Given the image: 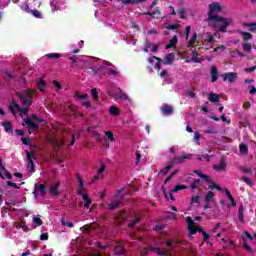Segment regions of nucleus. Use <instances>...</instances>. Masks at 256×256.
<instances>
[{"mask_svg":"<svg viewBox=\"0 0 256 256\" xmlns=\"http://www.w3.org/2000/svg\"><path fill=\"white\" fill-rule=\"evenodd\" d=\"M210 75L212 77V83H215V81H217V79H219V71L217 70V67L212 66L211 70H210Z\"/></svg>","mask_w":256,"mask_h":256,"instance_id":"nucleus-15","label":"nucleus"},{"mask_svg":"<svg viewBox=\"0 0 256 256\" xmlns=\"http://www.w3.org/2000/svg\"><path fill=\"white\" fill-rule=\"evenodd\" d=\"M18 111H20V113H23L26 117H27V115H29V109H27V108L20 107V109Z\"/></svg>","mask_w":256,"mask_h":256,"instance_id":"nucleus-61","label":"nucleus"},{"mask_svg":"<svg viewBox=\"0 0 256 256\" xmlns=\"http://www.w3.org/2000/svg\"><path fill=\"white\" fill-rule=\"evenodd\" d=\"M194 173L196 175H198V177H200L201 179H204V181H206V183H211V179H209V176L201 173V171L199 170H195Z\"/></svg>","mask_w":256,"mask_h":256,"instance_id":"nucleus-24","label":"nucleus"},{"mask_svg":"<svg viewBox=\"0 0 256 256\" xmlns=\"http://www.w3.org/2000/svg\"><path fill=\"white\" fill-rule=\"evenodd\" d=\"M30 13H32V15H34V17H37V19H39V17H41V12H39V10H30Z\"/></svg>","mask_w":256,"mask_h":256,"instance_id":"nucleus-52","label":"nucleus"},{"mask_svg":"<svg viewBox=\"0 0 256 256\" xmlns=\"http://www.w3.org/2000/svg\"><path fill=\"white\" fill-rule=\"evenodd\" d=\"M197 43V33H194L192 35V37L190 38V40L187 42V47L191 48L193 47V45H195Z\"/></svg>","mask_w":256,"mask_h":256,"instance_id":"nucleus-22","label":"nucleus"},{"mask_svg":"<svg viewBox=\"0 0 256 256\" xmlns=\"http://www.w3.org/2000/svg\"><path fill=\"white\" fill-rule=\"evenodd\" d=\"M46 59H60L61 54L59 53H49L45 55Z\"/></svg>","mask_w":256,"mask_h":256,"instance_id":"nucleus-30","label":"nucleus"},{"mask_svg":"<svg viewBox=\"0 0 256 256\" xmlns=\"http://www.w3.org/2000/svg\"><path fill=\"white\" fill-rule=\"evenodd\" d=\"M37 86H38V89L39 91H41V93H44L45 92V88L47 86V83L45 82V80H43V78H39L37 81Z\"/></svg>","mask_w":256,"mask_h":256,"instance_id":"nucleus-18","label":"nucleus"},{"mask_svg":"<svg viewBox=\"0 0 256 256\" xmlns=\"http://www.w3.org/2000/svg\"><path fill=\"white\" fill-rule=\"evenodd\" d=\"M186 223H188V231H189L190 239H193V236L191 235H195L197 233V230L195 229V226H193V219L191 218V216H188L186 218Z\"/></svg>","mask_w":256,"mask_h":256,"instance_id":"nucleus-8","label":"nucleus"},{"mask_svg":"<svg viewBox=\"0 0 256 256\" xmlns=\"http://www.w3.org/2000/svg\"><path fill=\"white\" fill-rule=\"evenodd\" d=\"M200 199H201V193H198L196 196H192L191 203H199Z\"/></svg>","mask_w":256,"mask_h":256,"instance_id":"nucleus-40","label":"nucleus"},{"mask_svg":"<svg viewBox=\"0 0 256 256\" xmlns=\"http://www.w3.org/2000/svg\"><path fill=\"white\" fill-rule=\"evenodd\" d=\"M1 171L4 172V175L7 179H13V175L7 169L4 168V170H0V173Z\"/></svg>","mask_w":256,"mask_h":256,"instance_id":"nucleus-47","label":"nucleus"},{"mask_svg":"<svg viewBox=\"0 0 256 256\" xmlns=\"http://www.w3.org/2000/svg\"><path fill=\"white\" fill-rule=\"evenodd\" d=\"M208 100L211 103H219V94L211 92L208 96Z\"/></svg>","mask_w":256,"mask_h":256,"instance_id":"nucleus-20","label":"nucleus"},{"mask_svg":"<svg viewBox=\"0 0 256 256\" xmlns=\"http://www.w3.org/2000/svg\"><path fill=\"white\" fill-rule=\"evenodd\" d=\"M125 253V248L123 246H116L114 248V255H123Z\"/></svg>","mask_w":256,"mask_h":256,"instance_id":"nucleus-29","label":"nucleus"},{"mask_svg":"<svg viewBox=\"0 0 256 256\" xmlns=\"http://www.w3.org/2000/svg\"><path fill=\"white\" fill-rule=\"evenodd\" d=\"M155 61H157L155 63ZM161 58L156 57V56H152L150 58H148V63H155L154 68L157 69L158 71L161 70Z\"/></svg>","mask_w":256,"mask_h":256,"instance_id":"nucleus-12","label":"nucleus"},{"mask_svg":"<svg viewBox=\"0 0 256 256\" xmlns=\"http://www.w3.org/2000/svg\"><path fill=\"white\" fill-rule=\"evenodd\" d=\"M207 21L209 27H213V29L215 30V35H217L219 31L221 33H226L227 27H229V25L233 23V20H231V18H224L221 16H214L212 18H208Z\"/></svg>","mask_w":256,"mask_h":256,"instance_id":"nucleus-1","label":"nucleus"},{"mask_svg":"<svg viewBox=\"0 0 256 256\" xmlns=\"http://www.w3.org/2000/svg\"><path fill=\"white\" fill-rule=\"evenodd\" d=\"M241 179L244 181V183H246V185H249L250 187H253V182H251V179H249L245 176H243Z\"/></svg>","mask_w":256,"mask_h":256,"instance_id":"nucleus-49","label":"nucleus"},{"mask_svg":"<svg viewBox=\"0 0 256 256\" xmlns=\"http://www.w3.org/2000/svg\"><path fill=\"white\" fill-rule=\"evenodd\" d=\"M149 249L153 253H157V255H167V252H165L164 250H161V248L150 246Z\"/></svg>","mask_w":256,"mask_h":256,"instance_id":"nucleus-26","label":"nucleus"},{"mask_svg":"<svg viewBox=\"0 0 256 256\" xmlns=\"http://www.w3.org/2000/svg\"><path fill=\"white\" fill-rule=\"evenodd\" d=\"M213 197H215V193H213V191H209L205 196V202L211 203V199H213Z\"/></svg>","mask_w":256,"mask_h":256,"instance_id":"nucleus-31","label":"nucleus"},{"mask_svg":"<svg viewBox=\"0 0 256 256\" xmlns=\"http://www.w3.org/2000/svg\"><path fill=\"white\" fill-rule=\"evenodd\" d=\"M26 153V159L28 162V173H35V164L33 163V159L35 158V152L31 151L29 152V150H25Z\"/></svg>","mask_w":256,"mask_h":256,"instance_id":"nucleus-6","label":"nucleus"},{"mask_svg":"<svg viewBox=\"0 0 256 256\" xmlns=\"http://www.w3.org/2000/svg\"><path fill=\"white\" fill-rule=\"evenodd\" d=\"M31 119H32V121H36V123H43L45 121V120L39 118V116H37V114H32Z\"/></svg>","mask_w":256,"mask_h":256,"instance_id":"nucleus-36","label":"nucleus"},{"mask_svg":"<svg viewBox=\"0 0 256 256\" xmlns=\"http://www.w3.org/2000/svg\"><path fill=\"white\" fill-rule=\"evenodd\" d=\"M2 127L6 133H13V126L11 125V121L6 120L2 122Z\"/></svg>","mask_w":256,"mask_h":256,"instance_id":"nucleus-17","label":"nucleus"},{"mask_svg":"<svg viewBox=\"0 0 256 256\" xmlns=\"http://www.w3.org/2000/svg\"><path fill=\"white\" fill-rule=\"evenodd\" d=\"M242 35H244L245 39H253V35L249 32H241Z\"/></svg>","mask_w":256,"mask_h":256,"instance_id":"nucleus-57","label":"nucleus"},{"mask_svg":"<svg viewBox=\"0 0 256 256\" xmlns=\"http://www.w3.org/2000/svg\"><path fill=\"white\" fill-rule=\"evenodd\" d=\"M208 189H210L211 191H213V189H217V191H221V187L217 184H212L208 186Z\"/></svg>","mask_w":256,"mask_h":256,"instance_id":"nucleus-56","label":"nucleus"},{"mask_svg":"<svg viewBox=\"0 0 256 256\" xmlns=\"http://www.w3.org/2000/svg\"><path fill=\"white\" fill-rule=\"evenodd\" d=\"M183 189H187V186H185V185H176V186L174 187V189H173V192H174V193H177L178 191H181V190H183Z\"/></svg>","mask_w":256,"mask_h":256,"instance_id":"nucleus-41","label":"nucleus"},{"mask_svg":"<svg viewBox=\"0 0 256 256\" xmlns=\"http://www.w3.org/2000/svg\"><path fill=\"white\" fill-rule=\"evenodd\" d=\"M59 187H61L60 182H56V183L52 184L49 188L50 195H54L55 197L59 196L60 195V192L58 190Z\"/></svg>","mask_w":256,"mask_h":256,"instance_id":"nucleus-10","label":"nucleus"},{"mask_svg":"<svg viewBox=\"0 0 256 256\" xmlns=\"http://www.w3.org/2000/svg\"><path fill=\"white\" fill-rule=\"evenodd\" d=\"M22 125H28L29 131H37V129H39V125L33 122L30 118L25 119Z\"/></svg>","mask_w":256,"mask_h":256,"instance_id":"nucleus-11","label":"nucleus"},{"mask_svg":"<svg viewBox=\"0 0 256 256\" xmlns=\"http://www.w3.org/2000/svg\"><path fill=\"white\" fill-rule=\"evenodd\" d=\"M131 29H134V31H139V25H137V23L135 22H131V26H130Z\"/></svg>","mask_w":256,"mask_h":256,"instance_id":"nucleus-62","label":"nucleus"},{"mask_svg":"<svg viewBox=\"0 0 256 256\" xmlns=\"http://www.w3.org/2000/svg\"><path fill=\"white\" fill-rule=\"evenodd\" d=\"M177 45V36L172 37L170 42L166 45V49H171Z\"/></svg>","mask_w":256,"mask_h":256,"instance_id":"nucleus-28","label":"nucleus"},{"mask_svg":"<svg viewBox=\"0 0 256 256\" xmlns=\"http://www.w3.org/2000/svg\"><path fill=\"white\" fill-rule=\"evenodd\" d=\"M151 47H153V44L151 42H146L143 51H145V53H149Z\"/></svg>","mask_w":256,"mask_h":256,"instance_id":"nucleus-43","label":"nucleus"},{"mask_svg":"<svg viewBox=\"0 0 256 256\" xmlns=\"http://www.w3.org/2000/svg\"><path fill=\"white\" fill-rule=\"evenodd\" d=\"M36 191H40V196L45 197L47 195V184H41L39 187L35 184Z\"/></svg>","mask_w":256,"mask_h":256,"instance_id":"nucleus-16","label":"nucleus"},{"mask_svg":"<svg viewBox=\"0 0 256 256\" xmlns=\"http://www.w3.org/2000/svg\"><path fill=\"white\" fill-rule=\"evenodd\" d=\"M223 11V7L221 4L217 2H213L209 5V11H208V19H211L213 17H217V13H221Z\"/></svg>","mask_w":256,"mask_h":256,"instance_id":"nucleus-5","label":"nucleus"},{"mask_svg":"<svg viewBox=\"0 0 256 256\" xmlns=\"http://www.w3.org/2000/svg\"><path fill=\"white\" fill-rule=\"evenodd\" d=\"M243 50L246 51L247 53H251V44L250 43H244L242 44Z\"/></svg>","mask_w":256,"mask_h":256,"instance_id":"nucleus-37","label":"nucleus"},{"mask_svg":"<svg viewBox=\"0 0 256 256\" xmlns=\"http://www.w3.org/2000/svg\"><path fill=\"white\" fill-rule=\"evenodd\" d=\"M172 167H173V166L168 165V166H166L164 169H162V170L160 171V173H162V175H165L166 173H169V171H171Z\"/></svg>","mask_w":256,"mask_h":256,"instance_id":"nucleus-48","label":"nucleus"},{"mask_svg":"<svg viewBox=\"0 0 256 256\" xmlns=\"http://www.w3.org/2000/svg\"><path fill=\"white\" fill-rule=\"evenodd\" d=\"M224 81H228V83H235L237 81L239 75L235 72H228L222 75Z\"/></svg>","mask_w":256,"mask_h":256,"instance_id":"nucleus-7","label":"nucleus"},{"mask_svg":"<svg viewBox=\"0 0 256 256\" xmlns=\"http://www.w3.org/2000/svg\"><path fill=\"white\" fill-rule=\"evenodd\" d=\"M245 27H249V31H256V22L255 23H246Z\"/></svg>","mask_w":256,"mask_h":256,"instance_id":"nucleus-39","label":"nucleus"},{"mask_svg":"<svg viewBox=\"0 0 256 256\" xmlns=\"http://www.w3.org/2000/svg\"><path fill=\"white\" fill-rule=\"evenodd\" d=\"M21 141H22L23 145H30L31 144V139L29 137L21 138Z\"/></svg>","mask_w":256,"mask_h":256,"instance_id":"nucleus-55","label":"nucleus"},{"mask_svg":"<svg viewBox=\"0 0 256 256\" xmlns=\"http://www.w3.org/2000/svg\"><path fill=\"white\" fill-rule=\"evenodd\" d=\"M179 27H181V25L172 24V25L168 26V29L171 30V31H175V29H179Z\"/></svg>","mask_w":256,"mask_h":256,"instance_id":"nucleus-58","label":"nucleus"},{"mask_svg":"<svg viewBox=\"0 0 256 256\" xmlns=\"http://www.w3.org/2000/svg\"><path fill=\"white\" fill-rule=\"evenodd\" d=\"M62 225H64V227H73V224L69 221H65V220H61Z\"/></svg>","mask_w":256,"mask_h":256,"instance_id":"nucleus-64","label":"nucleus"},{"mask_svg":"<svg viewBox=\"0 0 256 256\" xmlns=\"http://www.w3.org/2000/svg\"><path fill=\"white\" fill-rule=\"evenodd\" d=\"M192 61L194 63H199L200 60H199V54L197 53V50H193L192 51Z\"/></svg>","mask_w":256,"mask_h":256,"instance_id":"nucleus-34","label":"nucleus"},{"mask_svg":"<svg viewBox=\"0 0 256 256\" xmlns=\"http://www.w3.org/2000/svg\"><path fill=\"white\" fill-rule=\"evenodd\" d=\"M110 114H112L114 117L119 116V108H117V106H111Z\"/></svg>","mask_w":256,"mask_h":256,"instance_id":"nucleus-33","label":"nucleus"},{"mask_svg":"<svg viewBox=\"0 0 256 256\" xmlns=\"http://www.w3.org/2000/svg\"><path fill=\"white\" fill-rule=\"evenodd\" d=\"M91 94H92V99H99V92H97L96 88H93L91 90Z\"/></svg>","mask_w":256,"mask_h":256,"instance_id":"nucleus-44","label":"nucleus"},{"mask_svg":"<svg viewBox=\"0 0 256 256\" xmlns=\"http://www.w3.org/2000/svg\"><path fill=\"white\" fill-rule=\"evenodd\" d=\"M76 99H89V94H75Z\"/></svg>","mask_w":256,"mask_h":256,"instance_id":"nucleus-45","label":"nucleus"},{"mask_svg":"<svg viewBox=\"0 0 256 256\" xmlns=\"http://www.w3.org/2000/svg\"><path fill=\"white\" fill-rule=\"evenodd\" d=\"M239 171L245 173L246 175H251L253 173V170L247 166H240Z\"/></svg>","mask_w":256,"mask_h":256,"instance_id":"nucleus-27","label":"nucleus"},{"mask_svg":"<svg viewBox=\"0 0 256 256\" xmlns=\"http://www.w3.org/2000/svg\"><path fill=\"white\" fill-rule=\"evenodd\" d=\"M248 91H249L250 95H255V93H256V87L250 85V86H248Z\"/></svg>","mask_w":256,"mask_h":256,"instance_id":"nucleus-54","label":"nucleus"},{"mask_svg":"<svg viewBox=\"0 0 256 256\" xmlns=\"http://www.w3.org/2000/svg\"><path fill=\"white\" fill-rule=\"evenodd\" d=\"M161 112L164 115H173V106L169 104H163L161 107Z\"/></svg>","mask_w":256,"mask_h":256,"instance_id":"nucleus-14","label":"nucleus"},{"mask_svg":"<svg viewBox=\"0 0 256 256\" xmlns=\"http://www.w3.org/2000/svg\"><path fill=\"white\" fill-rule=\"evenodd\" d=\"M173 193H174L173 190H171L170 192H168V194L164 192L165 198H166V199H171V201H174L175 198L173 197Z\"/></svg>","mask_w":256,"mask_h":256,"instance_id":"nucleus-46","label":"nucleus"},{"mask_svg":"<svg viewBox=\"0 0 256 256\" xmlns=\"http://www.w3.org/2000/svg\"><path fill=\"white\" fill-rule=\"evenodd\" d=\"M33 221H34L35 225H37V227H41V225H43V220H41V218H39V217H34Z\"/></svg>","mask_w":256,"mask_h":256,"instance_id":"nucleus-42","label":"nucleus"},{"mask_svg":"<svg viewBox=\"0 0 256 256\" xmlns=\"http://www.w3.org/2000/svg\"><path fill=\"white\" fill-rule=\"evenodd\" d=\"M164 61H165L166 65H171V63H173V61H175V54L170 53V54L166 55L164 58Z\"/></svg>","mask_w":256,"mask_h":256,"instance_id":"nucleus-19","label":"nucleus"},{"mask_svg":"<svg viewBox=\"0 0 256 256\" xmlns=\"http://www.w3.org/2000/svg\"><path fill=\"white\" fill-rule=\"evenodd\" d=\"M109 97H112L114 101H127L129 99V96L121 88H114L107 92Z\"/></svg>","mask_w":256,"mask_h":256,"instance_id":"nucleus-4","label":"nucleus"},{"mask_svg":"<svg viewBox=\"0 0 256 256\" xmlns=\"http://www.w3.org/2000/svg\"><path fill=\"white\" fill-rule=\"evenodd\" d=\"M225 193L228 199L230 200V202L232 203V207H237V202H235V198H233V195H231V192L229 191V189L226 188Z\"/></svg>","mask_w":256,"mask_h":256,"instance_id":"nucleus-25","label":"nucleus"},{"mask_svg":"<svg viewBox=\"0 0 256 256\" xmlns=\"http://www.w3.org/2000/svg\"><path fill=\"white\" fill-rule=\"evenodd\" d=\"M193 158V154H185V155H182V156H174V159H173V163H176V164H181V163H184L185 160H189V159H192Z\"/></svg>","mask_w":256,"mask_h":256,"instance_id":"nucleus-9","label":"nucleus"},{"mask_svg":"<svg viewBox=\"0 0 256 256\" xmlns=\"http://www.w3.org/2000/svg\"><path fill=\"white\" fill-rule=\"evenodd\" d=\"M213 169L214 171L218 172L225 171V169H227V162H225V160L222 159L219 164L213 166Z\"/></svg>","mask_w":256,"mask_h":256,"instance_id":"nucleus-13","label":"nucleus"},{"mask_svg":"<svg viewBox=\"0 0 256 256\" xmlns=\"http://www.w3.org/2000/svg\"><path fill=\"white\" fill-rule=\"evenodd\" d=\"M105 164H102L101 167L97 171V175H101L102 173H105Z\"/></svg>","mask_w":256,"mask_h":256,"instance_id":"nucleus-60","label":"nucleus"},{"mask_svg":"<svg viewBox=\"0 0 256 256\" xmlns=\"http://www.w3.org/2000/svg\"><path fill=\"white\" fill-rule=\"evenodd\" d=\"M21 10L25 11L26 13H31V9H29V5L28 4H23L21 6Z\"/></svg>","mask_w":256,"mask_h":256,"instance_id":"nucleus-53","label":"nucleus"},{"mask_svg":"<svg viewBox=\"0 0 256 256\" xmlns=\"http://www.w3.org/2000/svg\"><path fill=\"white\" fill-rule=\"evenodd\" d=\"M82 199L84 200V207L86 209H88L89 205H91V203H93V201L91 200V198L87 194H83Z\"/></svg>","mask_w":256,"mask_h":256,"instance_id":"nucleus-23","label":"nucleus"},{"mask_svg":"<svg viewBox=\"0 0 256 256\" xmlns=\"http://www.w3.org/2000/svg\"><path fill=\"white\" fill-rule=\"evenodd\" d=\"M178 14H179V16H180V19H185V9H180L179 11H178Z\"/></svg>","mask_w":256,"mask_h":256,"instance_id":"nucleus-63","label":"nucleus"},{"mask_svg":"<svg viewBox=\"0 0 256 256\" xmlns=\"http://www.w3.org/2000/svg\"><path fill=\"white\" fill-rule=\"evenodd\" d=\"M105 135H106V137H108V139L110 140L111 143H113V141H115V135H113V132L106 131Z\"/></svg>","mask_w":256,"mask_h":256,"instance_id":"nucleus-35","label":"nucleus"},{"mask_svg":"<svg viewBox=\"0 0 256 256\" xmlns=\"http://www.w3.org/2000/svg\"><path fill=\"white\" fill-rule=\"evenodd\" d=\"M244 208L243 204H241L238 208V219L241 223H245V217L243 216Z\"/></svg>","mask_w":256,"mask_h":256,"instance_id":"nucleus-21","label":"nucleus"},{"mask_svg":"<svg viewBox=\"0 0 256 256\" xmlns=\"http://www.w3.org/2000/svg\"><path fill=\"white\" fill-rule=\"evenodd\" d=\"M125 195H129V189L121 188L116 191L114 197L107 204L108 211H115V209H119L125 203Z\"/></svg>","mask_w":256,"mask_h":256,"instance_id":"nucleus-2","label":"nucleus"},{"mask_svg":"<svg viewBox=\"0 0 256 256\" xmlns=\"http://www.w3.org/2000/svg\"><path fill=\"white\" fill-rule=\"evenodd\" d=\"M76 179L78 180L79 188H80V189H83V187H84L85 184L83 183V178H81V175L76 174Z\"/></svg>","mask_w":256,"mask_h":256,"instance_id":"nucleus-38","label":"nucleus"},{"mask_svg":"<svg viewBox=\"0 0 256 256\" xmlns=\"http://www.w3.org/2000/svg\"><path fill=\"white\" fill-rule=\"evenodd\" d=\"M49 240V234L48 233H42L40 235V241H48Z\"/></svg>","mask_w":256,"mask_h":256,"instance_id":"nucleus-51","label":"nucleus"},{"mask_svg":"<svg viewBox=\"0 0 256 256\" xmlns=\"http://www.w3.org/2000/svg\"><path fill=\"white\" fill-rule=\"evenodd\" d=\"M18 97L22 105H25L26 107H31V105H33V97H35V90H24L18 93Z\"/></svg>","mask_w":256,"mask_h":256,"instance_id":"nucleus-3","label":"nucleus"},{"mask_svg":"<svg viewBox=\"0 0 256 256\" xmlns=\"http://www.w3.org/2000/svg\"><path fill=\"white\" fill-rule=\"evenodd\" d=\"M4 79L7 80V79H13V74L7 72V71H4Z\"/></svg>","mask_w":256,"mask_h":256,"instance_id":"nucleus-59","label":"nucleus"},{"mask_svg":"<svg viewBox=\"0 0 256 256\" xmlns=\"http://www.w3.org/2000/svg\"><path fill=\"white\" fill-rule=\"evenodd\" d=\"M6 185H8V187H13V189H20V187L16 183L11 181H7Z\"/></svg>","mask_w":256,"mask_h":256,"instance_id":"nucleus-50","label":"nucleus"},{"mask_svg":"<svg viewBox=\"0 0 256 256\" xmlns=\"http://www.w3.org/2000/svg\"><path fill=\"white\" fill-rule=\"evenodd\" d=\"M240 153L247 155V153H249V147H247L246 144H240Z\"/></svg>","mask_w":256,"mask_h":256,"instance_id":"nucleus-32","label":"nucleus"}]
</instances>
